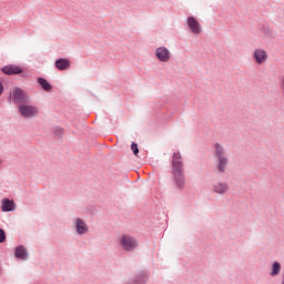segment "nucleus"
I'll return each mask as SVG.
<instances>
[{"label": "nucleus", "mask_w": 284, "mask_h": 284, "mask_svg": "<svg viewBox=\"0 0 284 284\" xmlns=\"http://www.w3.org/2000/svg\"><path fill=\"white\" fill-rule=\"evenodd\" d=\"M171 169L173 185L175 186V190L183 192L185 190V168L181 152L176 151L173 153L171 160Z\"/></svg>", "instance_id": "1"}, {"label": "nucleus", "mask_w": 284, "mask_h": 284, "mask_svg": "<svg viewBox=\"0 0 284 284\" xmlns=\"http://www.w3.org/2000/svg\"><path fill=\"white\" fill-rule=\"evenodd\" d=\"M9 99L12 101V103L18 105V108H21V105H23L26 103H31V100H30V97L28 95V93H26V91L19 87H16L13 89Z\"/></svg>", "instance_id": "3"}, {"label": "nucleus", "mask_w": 284, "mask_h": 284, "mask_svg": "<svg viewBox=\"0 0 284 284\" xmlns=\"http://www.w3.org/2000/svg\"><path fill=\"white\" fill-rule=\"evenodd\" d=\"M54 65L57 70H60L61 72L65 70H70V65H72V62L65 58H60L55 60Z\"/></svg>", "instance_id": "15"}, {"label": "nucleus", "mask_w": 284, "mask_h": 284, "mask_svg": "<svg viewBox=\"0 0 284 284\" xmlns=\"http://www.w3.org/2000/svg\"><path fill=\"white\" fill-rule=\"evenodd\" d=\"M54 136H57L58 139H62L63 138V128H57L53 131Z\"/></svg>", "instance_id": "18"}, {"label": "nucleus", "mask_w": 284, "mask_h": 284, "mask_svg": "<svg viewBox=\"0 0 284 284\" xmlns=\"http://www.w3.org/2000/svg\"><path fill=\"white\" fill-rule=\"evenodd\" d=\"M281 270H282L281 263L277 261L273 262L271 267V276H278V274H281Z\"/></svg>", "instance_id": "17"}, {"label": "nucleus", "mask_w": 284, "mask_h": 284, "mask_svg": "<svg viewBox=\"0 0 284 284\" xmlns=\"http://www.w3.org/2000/svg\"><path fill=\"white\" fill-rule=\"evenodd\" d=\"M155 57L161 63H168L172 59V52L166 47H159L155 49Z\"/></svg>", "instance_id": "7"}, {"label": "nucleus", "mask_w": 284, "mask_h": 284, "mask_svg": "<svg viewBox=\"0 0 284 284\" xmlns=\"http://www.w3.org/2000/svg\"><path fill=\"white\" fill-rule=\"evenodd\" d=\"M212 190L215 194L223 196L230 192V184L227 182H215L212 184Z\"/></svg>", "instance_id": "11"}, {"label": "nucleus", "mask_w": 284, "mask_h": 284, "mask_svg": "<svg viewBox=\"0 0 284 284\" xmlns=\"http://www.w3.org/2000/svg\"><path fill=\"white\" fill-rule=\"evenodd\" d=\"M216 170L220 174H225L227 165L230 163V158L227 156V151L223 144L216 142L213 144Z\"/></svg>", "instance_id": "2"}, {"label": "nucleus", "mask_w": 284, "mask_h": 284, "mask_svg": "<svg viewBox=\"0 0 284 284\" xmlns=\"http://www.w3.org/2000/svg\"><path fill=\"white\" fill-rule=\"evenodd\" d=\"M1 210L2 212H14L17 210V203H14V200L6 197L1 202Z\"/></svg>", "instance_id": "14"}, {"label": "nucleus", "mask_w": 284, "mask_h": 284, "mask_svg": "<svg viewBox=\"0 0 284 284\" xmlns=\"http://www.w3.org/2000/svg\"><path fill=\"white\" fill-rule=\"evenodd\" d=\"M14 256L16 258H19V261H28V258H30V253H28L26 246L19 245L16 247Z\"/></svg>", "instance_id": "13"}, {"label": "nucleus", "mask_w": 284, "mask_h": 284, "mask_svg": "<svg viewBox=\"0 0 284 284\" xmlns=\"http://www.w3.org/2000/svg\"><path fill=\"white\" fill-rule=\"evenodd\" d=\"M0 243H6V231L0 229Z\"/></svg>", "instance_id": "20"}, {"label": "nucleus", "mask_w": 284, "mask_h": 284, "mask_svg": "<svg viewBox=\"0 0 284 284\" xmlns=\"http://www.w3.org/2000/svg\"><path fill=\"white\" fill-rule=\"evenodd\" d=\"M0 165H1V160H0Z\"/></svg>", "instance_id": "22"}, {"label": "nucleus", "mask_w": 284, "mask_h": 284, "mask_svg": "<svg viewBox=\"0 0 284 284\" xmlns=\"http://www.w3.org/2000/svg\"><path fill=\"white\" fill-rule=\"evenodd\" d=\"M0 71L2 72V74H6L7 77H17L18 74H21V77L26 79V73H23V69L16 64H7L2 67Z\"/></svg>", "instance_id": "6"}, {"label": "nucleus", "mask_w": 284, "mask_h": 284, "mask_svg": "<svg viewBox=\"0 0 284 284\" xmlns=\"http://www.w3.org/2000/svg\"><path fill=\"white\" fill-rule=\"evenodd\" d=\"M186 24H187L189 29L191 30L192 34L199 36V34H201V32H203L201 22H199V20H196V18H194L192 16L186 19Z\"/></svg>", "instance_id": "10"}, {"label": "nucleus", "mask_w": 284, "mask_h": 284, "mask_svg": "<svg viewBox=\"0 0 284 284\" xmlns=\"http://www.w3.org/2000/svg\"><path fill=\"white\" fill-rule=\"evenodd\" d=\"M120 246L124 252H136L139 241L132 235L123 234L120 237Z\"/></svg>", "instance_id": "4"}, {"label": "nucleus", "mask_w": 284, "mask_h": 284, "mask_svg": "<svg viewBox=\"0 0 284 284\" xmlns=\"http://www.w3.org/2000/svg\"><path fill=\"white\" fill-rule=\"evenodd\" d=\"M18 110L23 119H34V116H39V108L30 103L21 104L18 106Z\"/></svg>", "instance_id": "5"}, {"label": "nucleus", "mask_w": 284, "mask_h": 284, "mask_svg": "<svg viewBox=\"0 0 284 284\" xmlns=\"http://www.w3.org/2000/svg\"><path fill=\"white\" fill-rule=\"evenodd\" d=\"M74 227L78 236H84V234H88V232H90V226L88 225L85 220L81 217L75 219Z\"/></svg>", "instance_id": "8"}, {"label": "nucleus", "mask_w": 284, "mask_h": 284, "mask_svg": "<svg viewBox=\"0 0 284 284\" xmlns=\"http://www.w3.org/2000/svg\"><path fill=\"white\" fill-rule=\"evenodd\" d=\"M3 94V82L0 81V97Z\"/></svg>", "instance_id": "21"}, {"label": "nucleus", "mask_w": 284, "mask_h": 284, "mask_svg": "<svg viewBox=\"0 0 284 284\" xmlns=\"http://www.w3.org/2000/svg\"><path fill=\"white\" fill-rule=\"evenodd\" d=\"M253 59L257 65H263V63L267 62V51L263 49H255L253 52Z\"/></svg>", "instance_id": "12"}, {"label": "nucleus", "mask_w": 284, "mask_h": 284, "mask_svg": "<svg viewBox=\"0 0 284 284\" xmlns=\"http://www.w3.org/2000/svg\"><path fill=\"white\" fill-rule=\"evenodd\" d=\"M38 83L39 85H41L44 92H52V84H50V82H48V80H45L44 78H38Z\"/></svg>", "instance_id": "16"}, {"label": "nucleus", "mask_w": 284, "mask_h": 284, "mask_svg": "<svg viewBox=\"0 0 284 284\" xmlns=\"http://www.w3.org/2000/svg\"><path fill=\"white\" fill-rule=\"evenodd\" d=\"M150 277L148 276V272L139 271L131 278L128 280L125 284H145Z\"/></svg>", "instance_id": "9"}, {"label": "nucleus", "mask_w": 284, "mask_h": 284, "mask_svg": "<svg viewBox=\"0 0 284 284\" xmlns=\"http://www.w3.org/2000/svg\"><path fill=\"white\" fill-rule=\"evenodd\" d=\"M131 150H132L134 156H139V144H136L135 142H132Z\"/></svg>", "instance_id": "19"}]
</instances>
